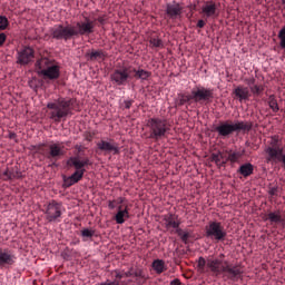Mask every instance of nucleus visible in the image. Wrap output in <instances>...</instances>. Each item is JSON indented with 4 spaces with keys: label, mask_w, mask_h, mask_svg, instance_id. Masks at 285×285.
Returning <instances> with one entry per match:
<instances>
[{
    "label": "nucleus",
    "mask_w": 285,
    "mask_h": 285,
    "mask_svg": "<svg viewBox=\"0 0 285 285\" xmlns=\"http://www.w3.org/2000/svg\"><path fill=\"white\" fill-rule=\"evenodd\" d=\"M226 255L219 254L215 258L199 257L197 262V268L200 273H204L206 266L216 276L219 275L225 282H239L244 275V268L240 264H230V262L225 259Z\"/></svg>",
    "instance_id": "f257e3e1"
},
{
    "label": "nucleus",
    "mask_w": 285,
    "mask_h": 285,
    "mask_svg": "<svg viewBox=\"0 0 285 285\" xmlns=\"http://www.w3.org/2000/svg\"><path fill=\"white\" fill-rule=\"evenodd\" d=\"M76 100L73 98H63L59 97L49 101L47 104L49 112V118L56 124H59L61 119H66L69 115H72V110H75Z\"/></svg>",
    "instance_id": "f03ea898"
},
{
    "label": "nucleus",
    "mask_w": 285,
    "mask_h": 285,
    "mask_svg": "<svg viewBox=\"0 0 285 285\" xmlns=\"http://www.w3.org/2000/svg\"><path fill=\"white\" fill-rule=\"evenodd\" d=\"M252 130L253 122L239 120H236L235 122L226 120L219 122V125L215 127V131L218 134V137L223 138L230 137L233 132H250Z\"/></svg>",
    "instance_id": "7ed1b4c3"
},
{
    "label": "nucleus",
    "mask_w": 285,
    "mask_h": 285,
    "mask_svg": "<svg viewBox=\"0 0 285 285\" xmlns=\"http://www.w3.org/2000/svg\"><path fill=\"white\" fill-rule=\"evenodd\" d=\"M149 128V139L154 141H161L170 135V125L168 120L163 118H150L147 121Z\"/></svg>",
    "instance_id": "20e7f679"
},
{
    "label": "nucleus",
    "mask_w": 285,
    "mask_h": 285,
    "mask_svg": "<svg viewBox=\"0 0 285 285\" xmlns=\"http://www.w3.org/2000/svg\"><path fill=\"white\" fill-rule=\"evenodd\" d=\"M205 237L215 242V244H219V242L226 240L228 232H226V228L220 222L212 220L205 226Z\"/></svg>",
    "instance_id": "39448f33"
},
{
    "label": "nucleus",
    "mask_w": 285,
    "mask_h": 285,
    "mask_svg": "<svg viewBox=\"0 0 285 285\" xmlns=\"http://www.w3.org/2000/svg\"><path fill=\"white\" fill-rule=\"evenodd\" d=\"M63 215V205L57 200H51L45 208V217L49 224H59Z\"/></svg>",
    "instance_id": "423d86ee"
},
{
    "label": "nucleus",
    "mask_w": 285,
    "mask_h": 285,
    "mask_svg": "<svg viewBox=\"0 0 285 285\" xmlns=\"http://www.w3.org/2000/svg\"><path fill=\"white\" fill-rule=\"evenodd\" d=\"M51 37L52 39H56L57 41H70V39H75V27L72 24H56L51 29Z\"/></svg>",
    "instance_id": "0eeeda50"
},
{
    "label": "nucleus",
    "mask_w": 285,
    "mask_h": 285,
    "mask_svg": "<svg viewBox=\"0 0 285 285\" xmlns=\"http://www.w3.org/2000/svg\"><path fill=\"white\" fill-rule=\"evenodd\" d=\"M131 75V67H120L112 71V73L110 75V79L116 86H127L128 81L132 79Z\"/></svg>",
    "instance_id": "6e6552de"
},
{
    "label": "nucleus",
    "mask_w": 285,
    "mask_h": 285,
    "mask_svg": "<svg viewBox=\"0 0 285 285\" xmlns=\"http://www.w3.org/2000/svg\"><path fill=\"white\" fill-rule=\"evenodd\" d=\"M76 37H90L95 32V21L85 17L83 21H78L73 26Z\"/></svg>",
    "instance_id": "1a4fd4ad"
},
{
    "label": "nucleus",
    "mask_w": 285,
    "mask_h": 285,
    "mask_svg": "<svg viewBox=\"0 0 285 285\" xmlns=\"http://www.w3.org/2000/svg\"><path fill=\"white\" fill-rule=\"evenodd\" d=\"M213 89L196 87L191 90V99L195 104H210L213 101Z\"/></svg>",
    "instance_id": "9d476101"
},
{
    "label": "nucleus",
    "mask_w": 285,
    "mask_h": 285,
    "mask_svg": "<svg viewBox=\"0 0 285 285\" xmlns=\"http://www.w3.org/2000/svg\"><path fill=\"white\" fill-rule=\"evenodd\" d=\"M35 61V49L31 47H23L17 51V63L19 66H28Z\"/></svg>",
    "instance_id": "9b49d317"
},
{
    "label": "nucleus",
    "mask_w": 285,
    "mask_h": 285,
    "mask_svg": "<svg viewBox=\"0 0 285 285\" xmlns=\"http://www.w3.org/2000/svg\"><path fill=\"white\" fill-rule=\"evenodd\" d=\"M200 14L208 20V19H217L219 17V8H217V3L213 0L204 2L200 9Z\"/></svg>",
    "instance_id": "f8f14e48"
},
{
    "label": "nucleus",
    "mask_w": 285,
    "mask_h": 285,
    "mask_svg": "<svg viewBox=\"0 0 285 285\" xmlns=\"http://www.w3.org/2000/svg\"><path fill=\"white\" fill-rule=\"evenodd\" d=\"M97 148L102 153H112L114 155H119L121 153V147H119V144L112 139L98 141Z\"/></svg>",
    "instance_id": "ddd939ff"
},
{
    "label": "nucleus",
    "mask_w": 285,
    "mask_h": 285,
    "mask_svg": "<svg viewBox=\"0 0 285 285\" xmlns=\"http://www.w3.org/2000/svg\"><path fill=\"white\" fill-rule=\"evenodd\" d=\"M38 75L40 77H43V79H50V81H55L56 79H59V77H61V71L59 69V66L53 62L46 70H38Z\"/></svg>",
    "instance_id": "4468645a"
},
{
    "label": "nucleus",
    "mask_w": 285,
    "mask_h": 285,
    "mask_svg": "<svg viewBox=\"0 0 285 285\" xmlns=\"http://www.w3.org/2000/svg\"><path fill=\"white\" fill-rule=\"evenodd\" d=\"M17 262V256L12 250L4 248L0 249V266L4 268V266H13Z\"/></svg>",
    "instance_id": "2eb2a0df"
},
{
    "label": "nucleus",
    "mask_w": 285,
    "mask_h": 285,
    "mask_svg": "<svg viewBox=\"0 0 285 285\" xmlns=\"http://www.w3.org/2000/svg\"><path fill=\"white\" fill-rule=\"evenodd\" d=\"M1 177L4 181H12V179H22L23 174L19 168L12 167V168H7L4 171L1 173Z\"/></svg>",
    "instance_id": "dca6fc26"
},
{
    "label": "nucleus",
    "mask_w": 285,
    "mask_h": 285,
    "mask_svg": "<svg viewBox=\"0 0 285 285\" xmlns=\"http://www.w3.org/2000/svg\"><path fill=\"white\" fill-rule=\"evenodd\" d=\"M184 8L177 2L174 3H167L166 6V14L169 17V19H177V17H181V11Z\"/></svg>",
    "instance_id": "f3484780"
},
{
    "label": "nucleus",
    "mask_w": 285,
    "mask_h": 285,
    "mask_svg": "<svg viewBox=\"0 0 285 285\" xmlns=\"http://www.w3.org/2000/svg\"><path fill=\"white\" fill-rule=\"evenodd\" d=\"M65 155L63 148L59 144L49 145V153L46 154L47 159H59Z\"/></svg>",
    "instance_id": "a211bd4d"
},
{
    "label": "nucleus",
    "mask_w": 285,
    "mask_h": 285,
    "mask_svg": "<svg viewBox=\"0 0 285 285\" xmlns=\"http://www.w3.org/2000/svg\"><path fill=\"white\" fill-rule=\"evenodd\" d=\"M131 72H134L135 79H139V81H148L153 77V72L141 68L136 69L131 67Z\"/></svg>",
    "instance_id": "6ab92c4d"
},
{
    "label": "nucleus",
    "mask_w": 285,
    "mask_h": 285,
    "mask_svg": "<svg viewBox=\"0 0 285 285\" xmlns=\"http://www.w3.org/2000/svg\"><path fill=\"white\" fill-rule=\"evenodd\" d=\"M234 95L237 97V99L242 104V101H248L250 97V91L247 89V87L238 86L234 90Z\"/></svg>",
    "instance_id": "aec40b11"
},
{
    "label": "nucleus",
    "mask_w": 285,
    "mask_h": 285,
    "mask_svg": "<svg viewBox=\"0 0 285 285\" xmlns=\"http://www.w3.org/2000/svg\"><path fill=\"white\" fill-rule=\"evenodd\" d=\"M190 101H193V95H186V94H178L175 98V107L179 108L181 106H186V104L190 105Z\"/></svg>",
    "instance_id": "412c9836"
},
{
    "label": "nucleus",
    "mask_w": 285,
    "mask_h": 285,
    "mask_svg": "<svg viewBox=\"0 0 285 285\" xmlns=\"http://www.w3.org/2000/svg\"><path fill=\"white\" fill-rule=\"evenodd\" d=\"M130 217V213L128 212V207L126 206L124 209L121 206H118V212L115 216L116 224H125L126 219Z\"/></svg>",
    "instance_id": "4be33fe9"
},
{
    "label": "nucleus",
    "mask_w": 285,
    "mask_h": 285,
    "mask_svg": "<svg viewBox=\"0 0 285 285\" xmlns=\"http://www.w3.org/2000/svg\"><path fill=\"white\" fill-rule=\"evenodd\" d=\"M212 161H214L218 168H222L228 164V159L222 151L212 154Z\"/></svg>",
    "instance_id": "5701e85b"
},
{
    "label": "nucleus",
    "mask_w": 285,
    "mask_h": 285,
    "mask_svg": "<svg viewBox=\"0 0 285 285\" xmlns=\"http://www.w3.org/2000/svg\"><path fill=\"white\" fill-rule=\"evenodd\" d=\"M254 170H255V167L253 166V164L245 163V164L240 165L237 173H238V175H242L243 177H250V175H253Z\"/></svg>",
    "instance_id": "b1692460"
},
{
    "label": "nucleus",
    "mask_w": 285,
    "mask_h": 285,
    "mask_svg": "<svg viewBox=\"0 0 285 285\" xmlns=\"http://www.w3.org/2000/svg\"><path fill=\"white\" fill-rule=\"evenodd\" d=\"M86 57L88 61H99V59H106V53H104L101 50H94L90 53H87Z\"/></svg>",
    "instance_id": "393cba45"
},
{
    "label": "nucleus",
    "mask_w": 285,
    "mask_h": 285,
    "mask_svg": "<svg viewBox=\"0 0 285 285\" xmlns=\"http://www.w3.org/2000/svg\"><path fill=\"white\" fill-rule=\"evenodd\" d=\"M267 106H269L272 112H279V104L275 95H269L267 98Z\"/></svg>",
    "instance_id": "a878e982"
},
{
    "label": "nucleus",
    "mask_w": 285,
    "mask_h": 285,
    "mask_svg": "<svg viewBox=\"0 0 285 285\" xmlns=\"http://www.w3.org/2000/svg\"><path fill=\"white\" fill-rule=\"evenodd\" d=\"M52 63H53L52 60L48 58H41L40 60H37L36 62L37 72H39V70H46Z\"/></svg>",
    "instance_id": "bb28decb"
},
{
    "label": "nucleus",
    "mask_w": 285,
    "mask_h": 285,
    "mask_svg": "<svg viewBox=\"0 0 285 285\" xmlns=\"http://www.w3.org/2000/svg\"><path fill=\"white\" fill-rule=\"evenodd\" d=\"M151 266L158 275H161L166 271V263L163 259H155Z\"/></svg>",
    "instance_id": "cd10ccee"
},
{
    "label": "nucleus",
    "mask_w": 285,
    "mask_h": 285,
    "mask_svg": "<svg viewBox=\"0 0 285 285\" xmlns=\"http://www.w3.org/2000/svg\"><path fill=\"white\" fill-rule=\"evenodd\" d=\"M67 166H73V168H76V170H86V169H83V164L81 163V160L78 157H70L67 160Z\"/></svg>",
    "instance_id": "c85d7f7f"
},
{
    "label": "nucleus",
    "mask_w": 285,
    "mask_h": 285,
    "mask_svg": "<svg viewBox=\"0 0 285 285\" xmlns=\"http://www.w3.org/2000/svg\"><path fill=\"white\" fill-rule=\"evenodd\" d=\"M166 222V227L167 228H175V230H177V228H179V222L175 220V215L169 214V216L165 219Z\"/></svg>",
    "instance_id": "c756f323"
},
{
    "label": "nucleus",
    "mask_w": 285,
    "mask_h": 285,
    "mask_svg": "<svg viewBox=\"0 0 285 285\" xmlns=\"http://www.w3.org/2000/svg\"><path fill=\"white\" fill-rule=\"evenodd\" d=\"M176 234L180 237L183 244H188V239H190V232H184L181 228L176 229Z\"/></svg>",
    "instance_id": "7c9ffc66"
},
{
    "label": "nucleus",
    "mask_w": 285,
    "mask_h": 285,
    "mask_svg": "<svg viewBox=\"0 0 285 285\" xmlns=\"http://www.w3.org/2000/svg\"><path fill=\"white\" fill-rule=\"evenodd\" d=\"M85 173H86V169L76 170L71 176H69V178L73 183L79 184V181H81V179H83Z\"/></svg>",
    "instance_id": "2f4dec72"
},
{
    "label": "nucleus",
    "mask_w": 285,
    "mask_h": 285,
    "mask_svg": "<svg viewBox=\"0 0 285 285\" xmlns=\"http://www.w3.org/2000/svg\"><path fill=\"white\" fill-rule=\"evenodd\" d=\"M80 235L83 242H88V239H92V237H95V229L83 228L80 232Z\"/></svg>",
    "instance_id": "473e14b6"
},
{
    "label": "nucleus",
    "mask_w": 285,
    "mask_h": 285,
    "mask_svg": "<svg viewBox=\"0 0 285 285\" xmlns=\"http://www.w3.org/2000/svg\"><path fill=\"white\" fill-rule=\"evenodd\" d=\"M265 153L268 155V161H271V159H277L281 151L277 148L268 147Z\"/></svg>",
    "instance_id": "72a5a7b5"
},
{
    "label": "nucleus",
    "mask_w": 285,
    "mask_h": 285,
    "mask_svg": "<svg viewBox=\"0 0 285 285\" xmlns=\"http://www.w3.org/2000/svg\"><path fill=\"white\" fill-rule=\"evenodd\" d=\"M149 43L153 48H164V41L159 38H151Z\"/></svg>",
    "instance_id": "f704fd0d"
},
{
    "label": "nucleus",
    "mask_w": 285,
    "mask_h": 285,
    "mask_svg": "<svg viewBox=\"0 0 285 285\" xmlns=\"http://www.w3.org/2000/svg\"><path fill=\"white\" fill-rule=\"evenodd\" d=\"M8 26H10V21L8 20V17L0 16V30H7Z\"/></svg>",
    "instance_id": "c9c22d12"
},
{
    "label": "nucleus",
    "mask_w": 285,
    "mask_h": 285,
    "mask_svg": "<svg viewBox=\"0 0 285 285\" xmlns=\"http://www.w3.org/2000/svg\"><path fill=\"white\" fill-rule=\"evenodd\" d=\"M239 157H242V154L239 153H232L227 157V161H232V164H235L236 161L239 160Z\"/></svg>",
    "instance_id": "e433bc0d"
},
{
    "label": "nucleus",
    "mask_w": 285,
    "mask_h": 285,
    "mask_svg": "<svg viewBox=\"0 0 285 285\" xmlns=\"http://www.w3.org/2000/svg\"><path fill=\"white\" fill-rule=\"evenodd\" d=\"M250 92H253V95L259 96L262 95V92H264V87L254 85L253 87H250Z\"/></svg>",
    "instance_id": "4c0bfd02"
},
{
    "label": "nucleus",
    "mask_w": 285,
    "mask_h": 285,
    "mask_svg": "<svg viewBox=\"0 0 285 285\" xmlns=\"http://www.w3.org/2000/svg\"><path fill=\"white\" fill-rule=\"evenodd\" d=\"M268 219H269V222H272L274 224H278V222H282V217L275 213H269Z\"/></svg>",
    "instance_id": "58836bf2"
},
{
    "label": "nucleus",
    "mask_w": 285,
    "mask_h": 285,
    "mask_svg": "<svg viewBox=\"0 0 285 285\" xmlns=\"http://www.w3.org/2000/svg\"><path fill=\"white\" fill-rule=\"evenodd\" d=\"M75 184L77 183H73L70 176L63 177V188H70V186H75Z\"/></svg>",
    "instance_id": "ea45409f"
},
{
    "label": "nucleus",
    "mask_w": 285,
    "mask_h": 285,
    "mask_svg": "<svg viewBox=\"0 0 285 285\" xmlns=\"http://www.w3.org/2000/svg\"><path fill=\"white\" fill-rule=\"evenodd\" d=\"M29 87L31 88V90H38L39 85H37V80L32 79L29 80Z\"/></svg>",
    "instance_id": "a19ab883"
},
{
    "label": "nucleus",
    "mask_w": 285,
    "mask_h": 285,
    "mask_svg": "<svg viewBox=\"0 0 285 285\" xmlns=\"http://www.w3.org/2000/svg\"><path fill=\"white\" fill-rule=\"evenodd\" d=\"M117 202H115V200H109L108 202V209L109 210H115L116 208H117Z\"/></svg>",
    "instance_id": "79ce46f5"
},
{
    "label": "nucleus",
    "mask_w": 285,
    "mask_h": 285,
    "mask_svg": "<svg viewBox=\"0 0 285 285\" xmlns=\"http://www.w3.org/2000/svg\"><path fill=\"white\" fill-rule=\"evenodd\" d=\"M124 104H125V108L127 110H130L132 104H135V100H125Z\"/></svg>",
    "instance_id": "37998d69"
},
{
    "label": "nucleus",
    "mask_w": 285,
    "mask_h": 285,
    "mask_svg": "<svg viewBox=\"0 0 285 285\" xmlns=\"http://www.w3.org/2000/svg\"><path fill=\"white\" fill-rule=\"evenodd\" d=\"M6 39H8V36L6 33H0V48L6 43Z\"/></svg>",
    "instance_id": "c03bdc74"
},
{
    "label": "nucleus",
    "mask_w": 285,
    "mask_h": 285,
    "mask_svg": "<svg viewBox=\"0 0 285 285\" xmlns=\"http://www.w3.org/2000/svg\"><path fill=\"white\" fill-rule=\"evenodd\" d=\"M98 23H100V26H106V17L105 16H100L97 19Z\"/></svg>",
    "instance_id": "a18cd8bd"
},
{
    "label": "nucleus",
    "mask_w": 285,
    "mask_h": 285,
    "mask_svg": "<svg viewBox=\"0 0 285 285\" xmlns=\"http://www.w3.org/2000/svg\"><path fill=\"white\" fill-rule=\"evenodd\" d=\"M82 163V168H85V166H89L90 165V159L89 158H85L83 160H80Z\"/></svg>",
    "instance_id": "49530a36"
},
{
    "label": "nucleus",
    "mask_w": 285,
    "mask_h": 285,
    "mask_svg": "<svg viewBox=\"0 0 285 285\" xmlns=\"http://www.w3.org/2000/svg\"><path fill=\"white\" fill-rule=\"evenodd\" d=\"M197 28H204V26H206V21H204V20H198V22H197Z\"/></svg>",
    "instance_id": "de8ad7c7"
},
{
    "label": "nucleus",
    "mask_w": 285,
    "mask_h": 285,
    "mask_svg": "<svg viewBox=\"0 0 285 285\" xmlns=\"http://www.w3.org/2000/svg\"><path fill=\"white\" fill-rule=\"evenodd\" d=\"M170 285H181V281H179V278H175L170 282Z\"/></svg>",
    "instance_id": "09e8293b"
},
{
    "label": "nucleus",
    "mask_w": 285,
    "mask_h": 285,
    "mask_svg": "<svg viewBox=\"0 0 285 285\" xmlns=\"http://www.w3.org/2000/svg\"><path fill=\"white\" fill-rule=\"evenodd\" d=\"M247 85L249 86V89L255 86V78H250L248 81H247Z\"/></svg>",
    "instance_id": "8fccbe9b"
},
{
    "label": "nucleus",
    "mask_w": 285,
    "mask_h": 285,
    "mask_svg": "<svg viewBox=\"0 0 285 285\" xmlns=\"http://www.w3.org/2000/svg\"><path fill=\"white\" fill-rule=\"evenodd\" d=\"M9 138H10V139H16V138H17V134L10 132V134H9Z\"/></svg>",
    "instance_id": "3c124183"
},
{
    "label": "nucleus",
    "mask_w": 285,
    "mask_h": 285,
    "mask_svg": "<svg viewBox=\"0 0 285 285\" xmlns=\"http://www.w3.org/2000/svg\"><path fill=\"white\" fill-rule=\"evenodd\" d=\"M275 193H277V189H276V188H272V189L269 190V194H272V195H275Z\"/></svg>",
    "instance_id": "603ef678"
},
{
    "label": "nucleus",
    "mask_w": 285,
    "mask_h": 285,
    "mask_svg": "<svg viewBox=\"0 0 285 285\" xmlns=\"http://www.w3.org/2000/svg\"><path fill=\"white\" fill-rule=\"evenodd\" d=\"M43 146H45V145H40V146H39L38 150H40V153H43Z\"/></svg>",
    "instance_id": "864d4df0"
},
{
    "label": "nucleus",
    "mask_w": 285,
    "mask_h": 285,
    "mask_svg": "<svg viewBox=\"0 0 285 285\" xmlns=\"http://www.w3.org/2000/svg\"><path fill=\"white\" fill-rule=\"evenodd\" d=\"M122 203H124V198L122 197L118 198V204H122Z\"/></svg>",
    "instance_id": "5fc2aeb1"
},
{
    "label": "nucleus",
    "mask_w": 285,
    "mask_h": 285,
    "mask_svg": "<svg viewBox=\"0 0 285 285\" xmlns=\"http://www.w3.org/2000/svg\"><path fill=\"white\" fill-rule=\"evenodd\" d=\"M121 284H126V282H122Z\"/></svg>",
    "instance_id": "6e6d98bb"
}]
</instances>
